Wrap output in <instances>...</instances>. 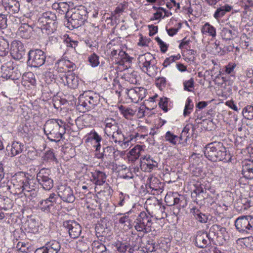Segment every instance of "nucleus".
I'll list each match as a JSON object with an SVG mask.
<instances>
[{
	"mask_svg": "<svg viewBox=\"0 0 253 253\" xmlns=\"http://www.w3.org/2000/svg\"><path fill=\"white\" fill-rule=\"evenodd\" d=\"M9 44L8 41L3 37L0 36V56H4L9 52Z\"/></svg>",
	"mask_w": 253,
	"mask_h": 253,
	"instance_id": "obj_48",
	"label": "nucleus"
},
{
	"mask_svg": "<svg viewBox=\"0 0 253 253\" xmlns=\"http://www.w3.org/2000/svg\"><path fill=\"white\" fill-rule=\"evenodd\" d=\"M159 107L163 110L164 112H167L173 107L172 102L169 98L167 97H162L160 98L158 103Z\"/></svg>",
	"mask_w": 253,
	"mask_h": 253,
	"instance_id": "obj_46",
	"label": "nucleus"
},
{
	"mask_svg": "<svg viewBox=\"0 0 253 253\" xmlns=\"http://www.w3.org/2000/svg\"><path fill=\"white\" fill-rule=\"evenodd\" d=\"M242 114L244 117L252 120L253 119V105H247L243 109Z\"/></svg>",
	"mask_w": 253,
	"mask_h": 253,
	"instance_id": "obj_57",
	"label": "nucleus"
},
{
	"mask_svg": "<svg viewBox=\"0 0 253 253\" xmlns=\"http://www.w3.org/2000/svg\"><path fill=\"white\" fill-rule=\"evenodd\" d=\"M201 33L203 35L211 36L214 38L216 36V30L215 28L210 24L209 23H206L201 28Z\"/></svg>",
	"mask_w": 253,
	"mask_h": 253,
	"instance_id": "obj_47",
	"label": "nucleus"
},
{
	"mask_svg": "<svg viewBox=\"0 0 253 253\" xmlns=\"http://www.w3.org/2000/svg\"><path fill=\"white\" fill-rule=\"evenodd\" d=\"M236 67V64L234 62H229L228 64L225 66V70L224 72L230 75L231 76H235L234 69Z\"/></svg>",
	"mask_w": 253,
	"mask_h": 253,
	"instance_id": "obj_64",
	"label": "nucleus"
},
{
	"mask_svg": "<svg viewBox=\"0 0 253 253\" xmlns=\"http://www.w3.org/2000/svg\"><path fill=\"white\" fill-rule=\"evenodd\" d=\"M57 199V195L54 193H52L48 198L40 201L38 204V207L42 211L48 213L50 211L51 208L56 204Z\"/></svg>",
	"mask_w": 253,
	"mask_h": 253,
	"instance_id": "obj_20",
	"label": "nucleus"
},
{
	"mask_svg": "<svg viewBox=\"0 0 253 253\" xmlns=\"http://www.w3.org/2000/svg\"><path fill=\"white\" fill-rule=\"evenodd\" d=\"M64 38V43L67 47L75 49L78 46V41L74 40L72 36L65 35Z\"/></svg>",
	"mask_w": 253,
	"mask_h": 253,
	"instance_id": "obj_53",
	"label": "nucleus"
},
{
	"mask_svg": "<svg viewBox=\"0 0 253 253\" xmlns=\"http://www.w3.org/2000/svg\"><path fill=\"white\" fill-rule=\"evenodd\" d=\"M21 84L26 89L36 86V80L35 75L31 72L25 73L22 76Z\"/></svg>",
	"mask_w": 253,
	"mask_h": 253,
	"instance_id": "obj_32",
	"label": "nucleus"
},
{
	"mask_svg": "<svg viewBox=\"0 0 253 253\" xmlns=\"http://www.w3.org/2000/svg\"><path fill=\"white\" fill-rule=\"evenodd\" d=\"M91 182L95 185H102L105 183L107 178L106 173L98 169H94L88 174Z\"/></svg>",
	"mask_w": 253,
	"mask_h": 253,
	"instance_id": "obj_26",
	"label": "nucleus"
},
{
	"mask_svg": "<svg viewBox=\"0 0 253 253\" xmlns=\"http://www.w3.org/2000/svg\"><path fill=\"white\" fill-rule=\"evenodd\" d=\"M170 247V241L169 238H161L158 241L157 249L161 250L162 253H166Z\"/></svg>",
	"mask_w": 253,
	"mask_h": 253,
	"instance_id": "obj_43",
	"label": "nucleus"
},
{
	"mask_svg": "<svg viewBox=\"0 0 253 253\" xmlns=\"http://www.w3.org/2000/svg\"><path fill=\"white\" fill-rule=\"evenodd\" d=\"M45 246L48 253H58L61 249L60 243L55 240L46 243Z\"/></svg>",
	"mask_w": 253,
	"mask_h": 253,
	"instance_id": "obj_45",
	"label": "nucleus"
},
{
	"mask_svg": "<svg viewBox=\"0 0 253 253\" xmlns=\"http://www.w3.org/2000/svg\"><path fill=\"white\" fill-rule=\"evenodd\" d=\"M192 128V125L191 124H187L184 127L180 135L181 147H184L187 145V140L189 138V131Z\"/></svg>",
	"mask_w": 253,
	"mask_h": 253,
	"instance_id": "obj_42",
	"label": "nucleus"
},
{
	"mask_svg": "<svg viewBox=\"0 0 253 253\" xmlns=\"http://www.w3.org/2000/svg\"><path fill=\"white\" fill-rule=\"evenodd\" d=\"M124 90L131 102L135 103L141 101L147 93V89L143 87L133 86Z\"/></svg>",
	"mask_w": 253,
	"mask_h": 253,
	"instance_id": "obj_16",
	"label": "nucleus"
},
{
	"mask_svg": "<svg viewBox=\"0 0 253 253\" xmlns=\"http://www.w3.org/2000/svg\"><path fill=\"white\" fill-rule=\"evenodd\" d=\"M158 97L157 94H155L152 97H149L148 99H145L144 101V104L145 108L148 110H153L157 106V99Z\"/></svg>",
	"mask_w": 253,
	"mask_h": 253,
	"instance_id": "obj_49",
	"label": "nucleus"
},
{
	"mask_svg": "<svg viewBox=\"0 0 253 253\" xmlns=\"http://www.w3.org/2000/svg\"><path fill=\"white\" fill-rule=\"evenodd\" d=\"M138 79L137 73L135 71L125 73L120 79H114L113 85L116 92L120 94L124 90L135 85L138 82Z\"/></svg>",
	"mask_w": 253,
	"mask_h": 253,
	"instance_id": "obj_6",
	"label": "nucleus"
},
{
	"mask_svg": "<svg viewBox=\"0 0 253 253\" xmlns=\"http://www.w3.org/2000/svg\"><path fill=\"white\" fill-rule=\"evenodd\" d=\"M141 169L145 172H151L157 166V163L149 155H144L140 159Z\"/></svg>",
	"mask_w": 253,
	"mask_h": 253,
	"instance_id": "obj_27",
	"label": "nucleus"
},
{
	"mask_svg": "<svg viewBox=\"0 0 253 253\" xmlns=\"http://www.w3.org/2000/svg\"><path fill=\"white\" fill-rule=\"evenodd\" d=\"M237 229L240 232L249 233V219L248 215L241 216L235 220Z\"/></svg>",
	"mask_w": 253,
	"mask_h": 253,
	"instance_id": "obj_31",
	"label": "nucleus"
},
{
	"mask_svg": "<svg viewBox=\"0 0 253 253\" xmlns=\"http://www.w3.org/2000/svg\"><path fill=\"white\" fill-rule=\"evenodd\" d=\"M42 159L44 162H50L56 160L54 153L52 150L46 151L42 156Z\"/></svg>",
	"mask_w": 253,
	"mask_h": 253,
	"instance_id": "obj_59",
	"label": "nucleus"
},
{
	"mask_svg": "<svg viewBox=\"0 0 253 253\" xmlns=\"http://www.w3.org/2000/svg\"><path fill=\"white\" fill-rule=\"evenodd\" d=\"M193 108V104L191 99L188 98L186 101L185 105L183 111V116L186 117L192 112Z\"/></svg>",
	"mask_w": 253,
	"mask_h": 253,
	"instance_id": "obj_63",
	"label": "nucleus"
},
{
	"mask_svg": "<svg viewBox=\"0 0 253 253\" xmlns=\"http://www.w3.org/2000/svg\"><path fill=\"white\" fill-rule=\"evenodd\" d=\"M138 65L141 70L150 77H154L158 73L156 60L150 53L140 55L138 57Z\"/></svg>",
	"mask_w": 253,
	"mask_h": 253,
	"instance_id": "obj_7",
	"label": "nucleus"
},
{
	"mask_svg": "<svg viewBox=\"0 0 253 253\" xmlns=\"http://www.w3.org/2000/svg\"><path fill=\"white\" fill-rule=\"evenodd\" d=\"M3 4L10 14L17 13L19 11L20 4L17 0H4Z\"/></svg>",
	"mask_w": 253,
	"mask_h": 253,
	"instance_id": "obj_33",
	"label": "nucleus"
},
{
	"mask_svg": "<svg viewBox=\"0 0 253 253\" xmlns=\"http://www.w3.org/2000/svg\"><path fill=\"white\" fill-rule=\"evenodd\" d=\"M57 197L67 203H73L76 199L73 189L66 185H61L58 187Z\"/></svg>",
	"mask_w": 253,
	"mask_h": 253,
	"instance_id": "obj_18",
	"label": "nucleus"
},
{
	"mask_svg": "<svg viewBox=\"0 0 253 253\" xmlns=\"http://www.w3.org/2000/svg\"><path fill=\"white\" fill-rule=\"evenodd\" d=\"M25 50L23 44L18 40H14L11 43L10 54L16 60L21 59L25 55Z\"/></svg>",
	"mask_w": 253,
	"mask_h": 253,
	"instance_id": "obj_22",
	"label": "nucleus"
},
{
	"mask_svg": "<svg viewBox=\"0 0 253 253\" xmlns=\"http://www.w3.org/2000/svg\"><path fill=\"white\" fill-rule=\"evenodd\" d=\"M65 122L61 119L47 120L43 127L44 133L52 142H58L66 132Z\"/></svg>",
	"mask_w": 253,
	"mask_h": 253,
	"instance_id": "obj_3",
	"label": "nucleus"
},
{
	"mask_svg": "<svg viewBox=\"0 0 253 253\" xmlns=\"http://www.w3.org/2000/svg\"><path fill=\"white\" fill-rule=\"evenodd\" d=\"M36 26L43 34L45 35L52 34L56 30L57 27L55 14L51 11L44 12L39 17Z\"/></svg>",
	"mask_w": 253,
	"mask_h": 253,
	"instance_id": "obj_5",
	"label": "nucleus"
},
{
	"mask_svg": "<svg viewBox=\"0 0 253 253\" xmlns=\"http://www.w3.org/2000/svg\"><path fill=\"white\" fill-rule=\"evenodd\" d=\"M100 100L98 93L92 90L85 91L79 96L77 109L80 112L85 113L96 106Z\"/></svg>",
	"mask_w": 253,
	"mask_h": 253,
	"instance_id": "obj_4",
	"label": "nucleus"
},
{
	"mask_svg": "<svg viewBox=\"0 0 253 253\" xmlns=\"http://www.w3.org/2000/svg\"><path fill=\"white\" fill-rule=\"evenodd\" d=\"M87 61L91 67H96L100 63L99 56L95 53H91L88 56Z\"/></svg>",
	"mask_w": 253,
	"mask_h": 253,
	"instance_id": "obj_56",
	"label": "nucleus"
},
{
	"mask_svg": "<svg viewBox=\"0 0 253 253\" xmlns=\"http://www.w3.org/2000/svg\"><path fill=\"white\" fill-rule=\"evenodd\" d=\"M152 216L145 211H141L134 221L135 230L144 234L152 231Z\"/></svg>",
	"mask_w": 253,
	"mask_h": 253,
	"instance_id": "obj_8",
	"label": "nucleus"
},
{
	"mask_svg": "<svg viewBox=\"0 0 253 253\" xmlns=\"http://www.w3.org/2000/svg\"><path fill=\"white\" fill-rule=\"evenodd\" d=\"M153 8L156 11L153 14V17L151 19L152 20L163 19L165 17H169L172 14V12L162 7L153 6Z\"/></svg>",
	"mask_w": 253,
	"mask_h": 253,
	"instance_id": "obj_34",
	"label": "nucleus"
},
{
	"mask_svg": "<svg viewBox=\"0 0 253 253\" xmlns=\"http://www.w3.org/2000/svg\"><path fill=\"white\" fill-rule=\"evenodd\" d=\"M54 68L58 73H69L73 72L76 69V64L64 54L62 57L55 63Z\"/></svg>",
	"mask_w": 253,
	"mask_h": 253,
	"instance_id": "obj_14",
	"label": "nucleus"
},
{
	"mask_svg": "<svg viewBox=\"0 0 253 253\" xmlns=\"http://www.w3.org/2000/svg\"><path fill=\"white\" fill-rule=\"evenodd\" d=\"M242 174L248 179H253V159L247 160L243 165Z\"/></svg>",
	"mask_w": 253,
	"mask_h": 253,
	"instance_id": "obj_35",
	"label": "nucleus"
},
{
	"mask_svg": "<svg viewBox=\"0 0 253 253\" xmlns=\"http://www.w3.org/2000/svg\"><path fill=\"white\" fill-rule=\"evenodd\" d=\"M87 9L83 5L79 6L74 9L70 18L68 19V27L69 28L76 29L83 25L87 19Z\"/></svg>",
	"mask_w": 253,
	"mask_h": 253,
	"instance_id": "obj_9",
	"label": "nucleus"
},
{
	"mask_svg": "<svg viewBox=\"0 0 253 253\" xmlns=\"http://www.w3.org/2000/svg\"><path fill=\"white\" fill-rule=\"evenodd\" d=\"M12 186L10 187L11 192L14 195H20L24 193L26 196L31 195L29 193L35 191L36 180L27 177L24 172H20L12 179Z\"/></svg>",
	"mask_w": 253,
	"mask_h": 253,
	"instance_id": "obj_2",
	"label": "nucleus"
},
{
	"mask_svg": "<svg viewBox=\"0 0 253 253\" xmlns=\"http://www.w3.org/2000/svg\"><path fill=\"white\" fill-rule=\"evenodd\" d=\"M180 58L181 55L179 53L171 55L169 57H167L165 59L162 64V66H163V68H167L172 63L176 62V61L180 59Z\"/></svg>",
	"mask_w": 253,
	"mask_h": 253,
	"instance_id": "obj_55",
	"label": "nucleus"
},
{
	"mask_svg": "<svg viewBox=\"0 0 253 253\" xmlns=\"http://www.w3.org/2000/svg\"><path fill=\"white\" fill-rule=\"evenodd\" d=\"M164 138L166 142L172 146L179 145L181 146L180 135L178 136L170 131H168L164 135Z\"/></svg>",
	"mask_w": 253,
	"mask_h": 253,
	"instance_id": "obj_36",
	"label": "nucleus"
},
{
	"mask_svg": "<svg viewBox=\"0 0 253 253\" xmlns=\"http://www.w3.org/2000/svg\"><path fill=\"white\" fill-rule=\"evenodd\" d=\"M149 130L147 127L145 126H138L136 130L129 135V138H126L125 140H128L129 142V146L131 145V141L134 140L135 141L145 139L148 135Z\"/></svg>",
	"mask_w": 253,
	"mask_h": 253,
	"instance_id": "obj_29",
	"label": "nucleus"
},
{
	"mask_svg": "<svg viewBox=\"0 0 253 253\" xmlns=\"http://www.w3.org/2000/svg\"><path fill=\"white\" fill-rule=\"evenodd\" d=\"M118 215H121L120 217L118 218L119 223L123 225L124 226H127L129 227L131 226L130 222L131 220L129 216L126 215L125 214L119 213Z\"/></svg>",
	"mask_w": 253,
	"mask_h": 253,
	"instance_id": "obj_62",
	"label": "nucleus"
},
{
	"mask_svg": "<svg viewBox=\"0 0 253 253\" xmlns=\"http://www.w3.org/2000/svg\"><path fill=\"white\" fill-rule=\"evenodd\" d=\"M46 55L41 49L30 50L28 53V62L34 67L42 66L45 61Z\"/></svg>",
	"mask_w": 253,
	"mask_h": 253,
	"instance_id": "obj_15",
	"label": "nucleus"
},
{
	"mask_svg": "<svg viewBox=\"0 0 253 253\" xmlns=\"http://www.w3.org/2000/svg\"><path fill=\"white\" fill-rule=\"evenodd\" d=\"M180 195L177 192H169L165 198V201L169 206L179 204V207L184 208L187 204L183 197H179Z\"/></svg>",
	"mask_w": 253,
	"mask_h": 253,
	"instance_id": "obj_21",
	"label": "nucleus"
},
{
	"mask_svg": "<svg viewBox=\"0 0 253 253\" xmlns=\"http://www.w3.org/2000/svg\"><path fill=\"white\" fill-rule=\"evenodd\" d=\"M132 58L124 51H119L118 57H115L114 64L119 72L123 71L129 68L131 64Z\"/></svg>",
	"mask_w": 253,
	"mask_h": 253,
	"instance_id": "obj_17",
	"label": "nucleus"
},
{
	"mask_svg": "<svg viewBox=\"0 0 253 253\" xmlns=\"http://www.w3.org/2000/svg\"><path fill=\"white\" fill-rule=\"evenodd\" d=\"M146 146L144 144H137L131 149L127 153V157L128 161L131 163H134L145 152Z\"/></svg>",
	"mask_w": 253,
	"mask_h": 253,
	"instance_id": "obj_25",
	"label": "nucleus"
},
{
	"mask_svg": "<svg viewBox=\"0 0 253 253\" xmlns=\"http://www.w3.org/2000/svg\"><path fill=\"white\" fill-rule=\"evenodd\" d=\"M102 124L104 136H106L111 142L118 143L123 149H126L129 146V142L125 140L117 120L108 117L102 121Z\"/></svg>",
	"mask_w": 253,
	"mask_h": 253,
	"instance_id": "obj_1",
	"label": "nucleus"
},
{
	"mask_svg": "<svg viewBox=\"0 0 253 253\" xmlns=\"http://www.w3.org/2000/svg\"><path fill=\"white\" fill-rule=\"evenodd\" d=\"M129 198V195L124 194L122 192H120L118 197L116 198L114 203L116 207H122L124 206L126 201Z\"/></svg>",
	"mask_w": 253,
	"mask_h": 253,
	"instance_id": "obj_52",
	"label": "nucleus"
},
{
	"mask_svg": "<svg viewBox=\"0 0 253 253\" xmlns=\"http://www.w3.org/2000/svg\"><path fill=\"white\" fill-rule=\"evenodd\" d=\"M56 80L61 84L72 89L77 88L81 81L79 76L73 72L60 74Z\"/></svg>",
	"mask_w": 253,
	"mask_h": 253,
	"instance_id": "obj_10",
	"label": "nucleus"
},
{
	"mask_svg": "<svg viewBox=\"0 0 253 253\" xmlns=\"http://www.w3.org/2000/svg\"><path fill=\"white\" fill-rule=\"evenodd\" d=\"M194 189L192 192V197L197 198L198 197H200V195L204 193V188L202 185L199 183L194 184ZM197 199H196L197 200Z\"/></svg>",
	"mask_w": 253,
	"mask_h": 253,
	"instance_id": "obj_61",
	"label": "nucleus"
},
{
	"mask_svg": "<svg viewBox=\"0 0 253 253\" xmlns=\"http://www.w3.org/2000/svg\"><path fill=\"white\" fill-rule=\"evenodd\" d=\"M33 29L27 23L22 24L17 31V36L24 39H29L32 37Z\"/></svg>",
	"mask_w": 253,
	"mask_h": 253,
	"instance_id": "obj_30",
	"label": "nucleus"
},
{
	"mask_svg": "<svg viewBox=\"0 0 253 253\" xmlns=\"http://www.w3.org/2000/svg\"><path fill=\"white\" fill-rule=\"evenodd\" d=\"M1 77L6 80H16L21 76L20 72H16L15 71L9 69H4L1 68Z\"/></svg>",
	"mask_w": 253,
	"mask_h": 253,
	"instance_id": "obj_40",
	"label": "nucleus"
},
{
	"mask_svg": "<svg viewBox=\"0 0 253 253\" xmlns=\"http://www.w3.org/2000/svg\"><path fill=\"white\" fill-rule=\"evenodd\" d=\"M219 142L209 143L205 148L204 155L209 160L216 162L221 160V153L220 151Z\"/></svg>",
	"mask_w": 253,
	"mask_h": 253,
	"instance_id": "obj_12",
	"label": "nucleus"
},
{
	"mask_svg": "<svg viewBox=\"0 0 253 253\" xmlns=\"http://www.w3.org/2000/svg\"><path fill=\"white\" fill-rule=\"evenodd\" d=\"M63 226L68 230L71 238L76 239L81 235L82 232L81 226L75 220H65L63 223Z\"/></svg>",
	"mask_w": 253,
	"mask_h": 253,
	"instance_id": "obj_19",
	"label": "nucleus"
},
{
	"mask_svg": "<svg viewBox=\"0 0 253 253\" xmlns=\"http://www.w3.org/2000/svg\"><path fill=\"white\" fill-rule=\"evenodd\" d=\"M92 250L93 253H107L105 246L98 241L93 242Z\"/></svg>",
	"mask_w": 253,
	"mask_h": 253,
	"instance_id": "obj_50",
	"label": "nucleus"
},
{
	"mask_svg": "<svg viewBox=\"0 0 253 253\" xmlns=\"http://www.w3.org/2000/svg\"><path fill=\"white\" fill-rule=\"evenodd\" d=\"M210 243V241L207 234L198 233L195 238V244L199 248H205Z\"/></svg>",
	"mask_w": 253,
	"mask_h": 253,
	"instance_id": "obj_37",
	"label": "nucleus"
},
{
	"mask_svg": "<svg viewBox=\"0 0 253 253\" xmlns=\"http://www.w3.org/2000/svg\"><path fill=\"white\" fill-rule=\"evenodd\" d=\"M0 209L4 211H7L11 209L12 207V202L10 199L6 198L2 199L1 198Z\"/></svg>",
	"mask_w": 253,
	"mask_h": 253,
	"instance_id": "obj_58",
	"label": "nucleus"
},
{
	"mask_svg": "<svg viewBox=\"0 0 253 253\" xmlns=\"http://www.w3.org/2000/svg\"><path fill=\"white\" fill-rule=\"evenodd\" d=\"M167 7L169 10H174L175 12H177L180 9V3L176 2L175 0H167L166 2Z\"/></svg>",
	"mask_w": 253,
	"mask_h": 253,
	"instance_id": "obj_60",
	"label": "nucleus"
},
{
	"mask_svg": "<svg viewBox=\"0 0 253 253\" xmlns=\"http://www.w3.org/2000/svg\"><path fill=\"white\" fill-rule=\"evenodd\" d=\"M50 170L42 169L37 174V180L39 184L45 190H50L53 187V180L50 177Z\"/></svg>",
	"mask_w": 253,
	"mask_h": 253,
	"instance_id": "obj_11",
	"label": "nucleus"
},
{
	"mask_svg": "<svg viewBox=\"0 0 253 253\" xmlns=\"http://www.w3.org/2000/svg\"><path fill=\"white\" fill-rule=\"evenodd\" d=\"M113 190L109 184H107L102 190H101L96 194L97 203L100 205H105L109 199L111 197Z\"/></svg>",
	"mask_w": 253,
	"mask_h": 253,
	"instance_id": "obj_28",
	"label": "nucleus"
},
{
	"mask_svg": "<svg viewBox=\"0 0 253 253\" xmlns=\"http://www.w3.org/2000/svg\"><path fill=\"white\" fill-rule=\"evenodd\" d=\"M7 150L10 151V155L11 157H14L21 153L24 148V145L22 143L14 141L12 143L10 146H7Z\"/></svg>",
	"mask_w": 253,
	"mask_h": 253,
	"instance_id": "obj_39",
	"label": "nucleus"
},
{
	"mask_svg": "<svg viewBox=\"0 0 253 253\" xmlns=\"http://www.w3.org/2000/svg\"><path fill=\"white\" fill-rule=\"evenodd\" d=\"M85 138L86 143H90L93 145V147L95 149V152L100 150V142L102 138L94 129L91 130L89 133H87Z\"/></svg>",
	"mask_w": 253,
	"mask_h": 253,
	"instance_id": "obj_23",
	"label": "nucleus"
},
{
	"mask_svg": "<svg viewBox=\"0 0 253 253\" xmlns=\"http://www.w3.org/2000/svg\"><path fill=\"white\" fill-rule=\"evenodd\" d=\"M79 121L82 123L83 126L88 127L90 126L93 122V117L90 114H84L80 117Z\"/></svg>",
	"mask_w": 253,
	"mask_h": 253,
	"instance_id": "obj_51",
	"label": "nucleus"
},
{
	"mask_svg": "<svg viewBox=\"0 0 253 253\" xmlns=\"http://www.w3.org/2000/svg\"><path fill=\"white\" fill-rule=\"evenodd\" d=\"M118 110L120 114L126 119H131L136 112L135 110L122 105L118 106Z\"/></svg>",
	"mask_w": 253,
	"mask_h": 253,
	"instance_id": "obj_44",
	"label": "nucleus"
},
{
	"mask_svg": "<svg viewBox=\"0 0 253 253\" xmlns=\"http://www.w3.org/2000/svg\"><path fill=\"white\" fill-rule=\"evenodd\" d=\"M99 8L95 5L89 6L88 10H87V18L92 19L95 20L98 18Z\"/></svg>",
	"mask_w": 253,
	"mask_h": 253,
	"instance_id": "obj_54",
	"label": "nucleus"
},
{
	"mask_svg": "<svg viewBox=\"0 0 253 253\" xmlns=\"http://www.w3.org/2000/svg\"><path fill=\"white\" fill-rule=\"evenodd\" d=\"M145 187L148 193L153 195H159L164 190V183L156 177L150 175L147 180Z\"/></svg>",
	"mask_w": 253,
	"mask_h": 253,
	"instance_id": "obj_13",
	"label": "nucleus"
},
{
	"mask_svg": "<svg viewBox=\"0 0 253 253\" xmlns=\"http://www.w3.org/2000/svg\"><path fill=\"white\" fill-rule=\"evenodd\" d=\"M24 228L27 232L36 233L39 230V224L35 219L31 218L27 220L24 224Z\"/></svg>",
	"mask_w": 253,
	"mask_h": 253,
	"instance_id": "obj_41",
	"label": "nucleus"
},
{
	"mask_svg": "<svg viewBox=\"0 0 253 253\" xmlns=\"http://www.w3.org/2000/svg\"><path fill=\"white\" fill-rule=\"evenodd\" d=\"M190 213H192L194 218L200 223H205L209 219L207 214L203 213L199 209L196 207H193L190 210Z\"/></svg>",
	"mask_w": 253,
	"mask_h": 253,
	"instance_id": "obj_38",
	"label": "nucleus"
},
{
	"mask_svg": "<svg viewBox=\"0 0 253 253\" xmlns=\"http://www.w3.org/2000/svg\"><path fill=\"white\" fill-rule=\"evenodd\" d=\"M115 149L113 146H107L103 148V152L100 150L95 152V156L96 158L101 159L105 162H111L114 158Z\"/></svg>",
	"mask_w": 253,
	"mask_h": 253,
	"instance_id": "obj_24",
	"label": "nucleus"
}]
</instances>
